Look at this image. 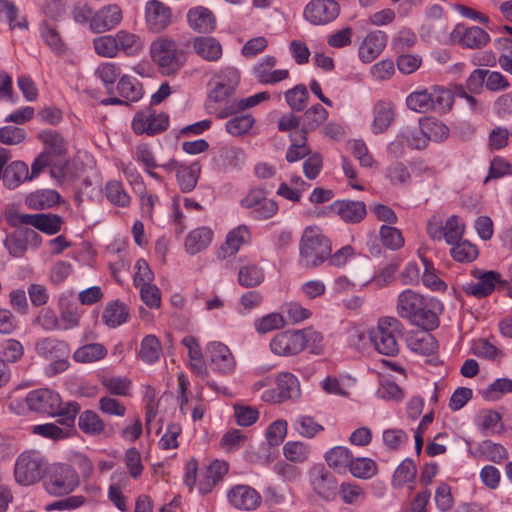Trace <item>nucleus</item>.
<instances>
[{"mask_svg":"<svg viewBox=\"0 0 512 512\" xmlns=\"http://www.w3.org/2000/svg\"><path fill=\"white\" fill-rule=\"evenodd\" d=\"M441 310L442 304L439 300L433 297H424L411 289L402 291L397 298V314L426 331L433 330L438 326V313Z\"/></svg>","mask_w":512,"mask_h":512,"instance_id":"1","label":"nucleus"},{"mask_svg":"<svg viewBox=\"0 0 512 512\" xmlns=\"http://www.w3.org/2000/svg\"><path fill=\"white\" fill-rule=\"evenodd\" d=\"M332 251L330 240L316 226L307 227L299 242V263L305 268L323 264Z\"/></svg>","mask_w":512,"mask_h":512,"instance_id":"2","label":"nucleus"},{"mask_svg":"<svg viewBox=\"0 0 512 512\" xmlns=\"http://www.w3.org/2000/svg\"><path fill=\"white\" fill-rule=\"evenodd\" d=\"M150 55L160 73L165 76L176 74L186 62L184 51L178 48L173 39L166 36L152 42Z\"/></svg>","mask_w":512,"mask_h":512,"instance_id":"3","label":"nucleus"},{"mask_svg":"<svg viewBox=\"0 0 512 512\" xmlns=\"http://www.w3.org/2000/svg\"><path fill=\"white\" fill-rule=\"evenodd\" d=\"M215 85L208 95L206 108L210 114L217 117L223 110L230 96L235 92L240 82V73L234 67H224L214 74Z\"/></svg>","mask_w":512,"mask_h":512,"instance_id":"4","label":"nucleus"},{"mask_svg":"<svg viewBox=\"0 0 512 512\" xmlns=\"http://www.w3.org/2000/svg\"><path fill=\"white\" fill-rule=\"evenodd\" d=\"M80 484V475L73 466L57 463L47 468L43 485L48 494L64 496L72 493Z\"/></svg>","mask_w":512,"mask_h":512,"instance_id":"5","label":"nucleus"},{"mask_svg":"<svg viewBox=\"0 0 512 512\" xmlns=\"http://www.w3.org/2000/svg\"><path fill=\"white\" fill-rule=\"evenodd\" d=\"M36 354L51 363L45 367V374L49 377L55 376L67 370L69 367L68 356L69 345L53 337H44L37 340L35 344Z\"/></svg>","mask_w":512,"mask_h":512,"instance_id":"6","label":"nucleus"},{"mask_svg":"<svg viewBox=\"0 0 512 512\" xmlns=\"http://www.w3.org/2000/svg\"><path fill=\"white\" fill-rule=\"evenodd\" d=\"M402 329V323L395 317H383L377 327L371 330L370 339L380 354L395 356L399 352L398 339Z\"/></svg>","mask_w":512,"mask_h":512,"instance_id":"7","label":"nucleus"},{"mask_svg":"<svg viewBox=\"0 0 512 512\" xmlns=\"http://www.w3.org/2000/svg\"><path fill=\"white\" fill-rule=\"evenodd\" d=\"M464 231L465 224L457 215H451L444 220L442 215L435 214L427 223L429 237L434 241L444 239L448 245H454L462 240Z\"/></svg>","mask_w":512,"mask_h":512,"instance_id":"8","label":"nucleus"},{"mask_svg":"<svg viewBox=\"0 0 512 512\" xmlns=\"http://www.w3.org/2000/svg\"><path fill=\"white\" fill-rule=\"evenodd\" d=\"M7 220L13 226L30 225L48 235L58 233L63 224V220L59 215L51 213L25 214L9 212Z\"/></svg>","mask_w":512,"mask_h":512,"instance_id":"9","label":"nucleus"},{"mask_svg":"<svg viewBox=\"0 0 512 512\" xmlns=\"http://www.w3.org/2000/svg\"><path fill=\"white\" fill-rule=\"evenodd\" d=\"M44 469L45 463L39 453H23L15 463V479L21 485H32L42 478Z\"/></svg>","mask_w":512,"mask_h":512,"instance_id":"10","label":"nucleus"},{"mask_svg":"<svg viewBox=\"0 0 512 512\" xmlns=\"http://www.w3.org/2000/svg\"><path fill=\"white\" fill-rule=\"evenodd\" d=\"M240 204L250 210V215L258 220L271 218L278 210L276 202L268 199L266 191L262 188L251 189Z\"/></svg>","mask_w":512,"mask_h":512,"instance_id":"11","label":"nucleus"},{"mask_svg":"<svg viewBox=\"0 0 512 512\" xmlns=\"http://www.w3.org/2000/svg\"><path fill=\"white\" fill-rule=\"evenodd\" d=\"M309 482L313 491L322 499L332 501L337 495L335 477L321 464L309 470Z\"/></svg>","mask_w":512,"mask_h":512,"instance_id":"12","label":"nucleus"},{"mask_svg":"<svg viewBox=\"0 0 512 512\" xmlns=\"http://www.w3.org/2000/svg\"><path fill=\"white\" fill-rule=\"evenodd\" d=\"M41 243L40 235L31 228H17L7 235L4 246L13 257H22L29 247H38Z\"/></svg>","mask_w":512,"mask_h":512,"instance_id":"13","label":"nucleus"},{"mask_svg":"<svg viewBox=\"0 0 512 512\" xmlns=\"http://www.w3.org/2000/svg\"><path fill=\"white\" fill-rule=\"evenodd\" d=\"M26 403L29 411L50 416L61 406V397L53 390L40 388L27 393Z\"/></svg>","mask_w":512,"mask_h":512,"instance_id":"14","label":"nucleus"},{"mask_svg":"<svg viewBox=\"0 0 512 512\" xmlns=\"http://www.w3.org/2000/svg\"><path fill=\"white\" fill-rule=\"evenodd\" d=\"M450 39L464 48L481 49L490 41L489 34L478 26L466 27L458 24L452 30Z\"/></svg>","mask_w":512,"mask_h":512,"instance_id":"15","label":"nucleus"},{"mask_svg":"<svg viewBox=\"0 0 512 512\" xmlns=\"http://www.w3.org/2000/svg\"><path fill=\"white\" fill-rule=\"evenodd\" d=\"M339 4L334 0H312L304 10V17L314 25L330 23L339 15Z\"/></svg>","mask_w":512,"mask_h":512,"instance_id":"16","label":"nucleus"},{"mask_svg":"<svg viewBox=\"0 0 512 512\" xmlns=\"http://www.w3.org/2000/svg\"><path fill=\"white\" fill-rule=\"evenodd\" d=\"M271 351L279 356H292L304 350L300 330H287L276 334L270 342Z\"/></svg>","mask_w":512,"mask_h":512,"instance_id":"17","label":"nucleus"},{"mask_svg":"<svg viewBox=\"0 0 512 512\" xmlns=\"http://www.w3.org/2000/svg\"><path fill=\"white\" fill-rule=\"evenodd\" d=\"M276 390L265 391L262 399L265 401L282 402L296 398L300 394L299 381L290 372H281L276 378Z\"/></svg>","mask_w":512,"mask_h":512,"instance_id":"18","label":"nucleus"},{"mask_svg":"<svg viewBox=\"0 0 512 512\" xmlns=\"http://www.w3.org/2000/svg\"><path fill=\"white\" fill-rule=\"evenodd\" d=\"M145 22L150 31L159 33L171 24L172 11L158 0H149L145 4Z\"/></svg>","mask_w":512,"mask_h":512,"instance_id":"19","label":"nucleus"},{"mask_svg":"<svg viewBox=\"0 0 512 512\" xmlns=\"http://www.w3.org/2000/svg\"><path fill=\"white\" fill-rule=\"evenodd\" d=\"M123 18L122 10L117 4L105 5L90 19V29L94 33H103L117 27Z\"/></svg>","mask_w":512,"mask_h":512,"instance_id":"20","label":"nucleus"},{"mask_svg":"<svg viewBox=\"0 0 512 512\" xmlns=\"http://www.w3.org/2000/svg\"><path fill=\"white\" fill-rule=\"evenodd\" d=\"M169 117L165 113L155 114L151 110L137 113L133 119L132 127L136 133L154 135L167 129Z\"/></svg>","mask_w":512,"mask_h":512,"instance_id":"21","label":"nucleus"},{"mask_svg":"<svg viewBox=\"0 0 512 512\" xmlns=\"http://www.w3.org/2000/svg\"><path fill=\"white\" fill-rule=\"evenodd\" d=\"M212 369L222 374H229L235 368V359L230 349L221 342H211L207 346Z\"/></svg>","mask_w":512,"mask_h":512,"instance_id":"22","label":"nucleus"},{"mask_svg":"<svg viewBox=\"0 0 512 512\" xmlns=\"http://www.w3.org/2000/svg\"><path fill=\"white\" fill-rule=\"evenodd\" d=\"M191 47L199 58L207 62H217L223 55L222 44L213 36H196L191 40Z\"/></svg>","mask_w":512,"mask_h":512,"instance_id":"23","label":"nucleus"},{"mask_svg":"<svg viewBox=\"0 0 512 512\" xmlns=\"http://www.w3.org/2000/svg\"><path fill=\"white\" fill-rule=\"evenodd\" d=\"M228 500L239 510H254L261 501L259 493L248 485H236L228 492Z\"/></svg>","mask_w":512,"mask_h":512,"instance_id":"24","label":"nucleus"},{"mask_svg":"<svg viewBox=\"0 0 512 512\" xmlns=\"http://www.w3.org/2000/svg\"><path fill=\"white\" fill-rule=\"evenodd\" d=\"M387 44V35L383 31L369 33L359 47V58L364 63L375 60Z\"/></svg>","mask_w":512,"mask_h":512,"instance_id":"25","label":"nucleus"},{"mask_svg":"<svg viewBox=\"0 0 512 512\" xmlns=\"http://www.w3.org/2000/svg\"><path fill=\"white\" fill-rule=\"evenodd\" d=\"M189 27L198 33H211L216 29L214 14L206 7L196 6L188 10Z\"/></svg>","mask_w":512,"mask_h":512,"instance_id":"26","label":"nucleus"},{"mask_svg":"<svg viewBox=\"0 0 512 512\" xmlns=\"http://www.w3.org/2000/svg\"><path fill=\"white\" fill-rule=\"evenodd\" d=\"M38 139L44 146L42 153H47V156L53 161L55 157H62L68 151L67 140L56 130L42 131L38 134Z\"/></svg>","mask_w":512,"mask_h":512,"instance_id":"27","label":"nucleus"},{"mask_svg":"<svg viewBox=\"0 0 512 512\" xmlns=\"http://www.w3.org/2000/svg\"><path fill=\"white\" fill-rule=\"evenodd\" d=\"M270 99V94L267 91L259 92L247 98L233 99L226 103L223 110L218 112L217 118L224 119L231 115L243 112L249 108L255 107L264 101Z\"/></svg>","mask_w":512,"mask_h":512,"instance_id":"28","label":"nucleus"},{"mask_svg":"<svg viewBox=\"0 0 512 512\" xmlns=\"http://www.w3.org/2000/svg\"><path fill=\"white\" fill-rule=\"evenodd\" d=\"M332 210L348 223H358L367 214L366 206L362 201L342 200L332 204Z\"/></svg>","mask_w":512,"mask_h":512,"instance_id":"29","label":"nucleus"},{"mask_svg":"<svg viewBox=\"0 0 512 512\" xmlns=\"http://www.w3.org/2000/svg\"><path fill=\"white\" fill-rule=\"evenodd\" d=\"M250 240V232L245 225H240L231 230L227 236L225 243L221 246L218 253L219 258H227L236 254L242 245Z\"/></svg>","mask_w":512,"mask_h":512,"instance_id":"30","label":"nucleus"},{"mask_svg":"<svg viewBox=\"0 0 512 512\" xmlns=\"http://www.w3.org/2000/svg\"><path fill=\"white\" fill-rule=\"evenodd\" d=\"M371 130L374 134L385 132L394 121L395 112L390 102L380 101L374 107Z\"/></svg>","mask_w":512,"mask_h":512,"instance_id":"31","label":"nucleus"},{"mask_svg":"<svg viewBox=\"0 0 512 512\" xmlns=\"http://www.w3.org/2000/svg\"><path fill=\"white\" fill-rule=\"evenodd\" d=\"M474 277L477 283L470 286V293L477 297H486L492 293L497 283H500V274L495 271H477Z\"/></svg>","mask_w":512,"mask_h":512,"instance_id":"32","label":"nucleus"},{"mask_svg":"<svg viewBox=\"0 0 512 512\" xmlns=\"http://www.w3.org/2000/svg\"><path fill=\"white\" fill-rule=\"evenodd\" d=\"M409 349L420 355H432L438 349V342L433 335L425 332H418L412 334L407 339Z\"/></svg>","mask_w":512,"mask_h":512,"instance_id":"33","label":"nucleus"},{"mask_svg":"<svg viewBox=\"0 0 512 512\" xmlns=\"http://www.w3.org/2000/svg\"><path fill=\"white\" fill-rule=\"evenodd\" d=\"M60 201V195L52 189H40L30 193L25 203L30 209L44 210L49 209Z\"/></svg>","mask_w":512,"mask_h":512,"instance_id":"34","label":"nucleus"},{"mask_svg":"<svg viewBox=\"0 0 512 512\" xmlns=\"http://www.w3.org/2000/svg\"><path fill=\"white\" fill-rule=\"evenodd\" d=\"M213 232L208 227H200L191 231L186 237L185 248L189 254H197L206 249L212 242Z\"/></svg>","mask_w":512,"mask_h":512,"instance_id":"35","label":"nucleus"},{"mask_svg":"<svg viewBox=\"0 0 512 512\" xmlns=\"http://www.w3.org/2000/svg\"><path fill=\"white\" fill-rule=\"evenodd\" d=\"M1 178L6 187L14 189L29 179L28 166L22 161H14L2 171Z\"/></svg>","mask_w":512,"mask_h":512,"instance_id":"36","label":"nucleus"},{"mask_svg":"<svg viewBox=\"0 0 512 512\" xmlns=\"http://www.w3.org/2000/svg\"><path fill=\"white\" fill-rule=\"evenodd\" d=\"M129 312L126 305L118 300L108 303L105 307L102 319L110 328H116L128 321Z\"/></svg>","mask_w":512,"mask_h":512,"instance_id":"37","label":"nucleus"},{"mask_svg":"<svg viewBox=\"0 0 512 512\" xmlns=\"http://www.w3.org/2000/svg\"><path fill=\"white\" fill-rule=\"evenodd\" d=\"M118 51L124 52L127 56H134L140 53L144 47V41L141 36L120 30L116 33Z\"/></svg>","mask_w":512,"mask_h":512,"instance_id":"38","label":"nucleus"},{"mask_svg":"<svg viewBox=\"0 0 512 512\" xmlns=\"http://www.w3.org/2000/svg\"><path fill=\"white\" fill-rule=\"evenodd\" d=\"M200 174V166L197 163H193L190 166L180 165L177 167L176 177L180 189L183 192L192 191L198 181Z\"/></svg>","mask_w":512,"mask_h":512,"instance_id":"39","label":"nucleus"},{"mask_svg":"<svg viewBox=\"0 0 512 512\" xmlns=\"http://www.w3.org/2000/svg\"><path fill=\"white\" fill-rule=\"evenodd\" d=\"M78 426L83 433L90 436L101 434L105 427L100 416L91 410H85L79 415Z\"/></svg>","mask_w":512,"mask_h":512,"instance_id":"40","label":"nucleus"},{"mask_svg":"<svg viewBox=\"0 0 512 512\" xmlns=\"http://www.w3.org/2000/svg\"><path fill=\"white\" fill-rule=\"evenodd\" d=\"M385 177L391 185L396 187H406L411 182V174L408 167L400 161L391 163L385 169Z\"/></svg>","mask_w":512,"mask_h":512,"instance_id":"41","label":"nucleus"},{"mask_svg":"<svg viewBox=\"0 0 512 512\" xmlns=\"http://www.w3.org/2000/svg\"><path fill=\"white\" fill-rule=\"evenodd\" d=\"M399 133L405 144H407V146L411 147L412 149L421 150L426 148L428 145V138L426 137L421 124L418 127H402Z\"/></svg>","mask_w":512,"mask_h":512,"instance_id":"42","label":"nucleus"},{"mask_svg":"<svg viewBox=\"0 0 512 512\" xmlns=\"http://www.w3.org/2000/svg\"><path fill=\"white\" fill-rule=\"evenodd\" d=\"M118 93L127 101L135 102L142 98L141 84L134 77L124 75L117 84Z\"/></svg>","mask_w":512,"mask_h":512,"instance_id":"43","label":"nucleus"},{"mask_svg":"<svg viewBox=\"0 0 512 512\" xmlns=\"http://www.w3.org/2000/svg\"><path fill=\"white\" fill-rule=\"evenodd\" d=\"M80 409V405L77 402L69 401L64 406L61 404L57 412L51 415L52 417H58L57 423L62 425V428H69V437L74 429L75 419Z\"/></svg>","mask_w":512,"mask_h":512,"instance_id":"44","label":"nucleus"},{"mask_svg":"<svg viewBox=\"0 0 512 512\" xmlns=\"http://www.w3.org/2000/svg\"><path fill=\"white\" fill-rule=\"evenodd\" d=\"M284 98L292 111L300 112L309 101V92L304 84H298L284 93Z\"/></svg>","mask_w":512,"mask_h":512,"instance_id":"45","label":"nucleus"},{"mask_svg":"<svg viewBox=\"0 0 512 512\" xmlns=\"http://www.w3.org/2000/svg\"><path fill=\"white\" fill-rule=\"evenodd\" d=\"M431 90V110L438 113H445L449 111L453 105V93L443 87L435 86Z\"/></svg>","mask_w":512,"mask_h":512,"instance_id":"46","label":"nucleus"},{"mask_svg":"<svg viewBox=\"0 0 512 512\" xmlns=\"http://www.w3.org/2000/svg\"><path fill=\"white\" fill-rule=\"evenodd\" d=\"M349 471L356 478L370 479L377 474V465L370 458L352 457L349 465Z\"/></svg>","mask_w":512,"mask_h":512,"instance_id":"47","label":"nucleus"},{"mask_svg":"<svg viewBox=\"0 0 512 512\" xmlns=\"http://www.w3.org/2000/svg\"><path fill=\"white\" fill-rule=\"evenodd\" d=\"M106 353L107 350L103 345L99 343H92L78 348L74 352L73 358L79 363H91L104 358Z\"/></svg>","mask_w":512,"mask_h":512,"instance_id":"48","label":"nucleus"},{"mask_svg":"<svg viewBox=\"0 0 512 512\" xmlns=\"http://www.w3.org/2000/svg\"><path fill=\"white\" fill-rule=\"evenodd\" d=\"M105 195L109 202L115 206L126 207L130 203V196L125 191L123 184L117 180L106 183Z\"/></svg>","mask_w":512,"mask_h":512,"instance_id":"49","label":"nucleus"},{"mask_svg":"<svg viewBox=\"0 0 512 512\" xmlns=\"http://www.w3.org/2000/svg\"><path fill=\"white\" fill-rule=\"evenodd\" d=\"M352 459L350 450L343 446H336L325 454V460L329 467L341 470L349 467Z\"/></svg>","mask_w":512,"mask_h":512,"instance_id":"50","label":"nucleus"},{"mask_svg":"<svg viewBox=\"0 0 512 512\" xmlns=\"http://www.w3.org/2000/svg\"><path fill=\"white\" fill-rule=\"evenodd\" d=\"M416 473L417 468L414 462L411 459H405L394 472L392 479L393 486L395 488H401L405 484L414 481Z\"/></svg>","mask_w":512,"mask_h":512,"instance_id":"51","label":"nucleus"},{"mask_svg":"<svg viewBox=\"0 0 512 512\" xmlns=\"http://www.w3.org/2000/svg\"><path fill=\"white\" fill-rule=\"evenodd\" d=\"M161 354V345L158 338L154 335H147L143 338L140 346L139 356L148 363L156 362Z\"/></svg>","mask_w":512,"mask_h":512,"instance_id":"52","label":"nucleus"},{"mask_svg":"<svg viewBox=\"0 0 512 512\" xmlns=\"http://www.w3.org/2000/svg\"><path fill=\"white\" fill-rule=\"evenodd\" d=\"M406 104L409 109L418 112L426 113L431 110V90L424 89L410 93L406 99Z\"/></svg>","mask_w":512,"mask_h":512,"instance_id":"53","label":"nucleus"},{"mask_svg":"<svg viewBox=\"0 0 512 512\" xmlns=\"http://www.w3.org/2000/svg\"><path fill=\"white\" fill-rule=\"evenodd\" d=\"M451 246L450 255L457 262H472L478 256V249L469 241L460 240Z\"/></svg>","mask_w":512,"mask_h":512,"instance_id":"54","label":"nucleus"},{"mask_svg":"<svg viewBox=\"0 0 512 512\" xmlns=\"http://www.w3.org/2000/svg\"><path fill=\"white\" fill-rule=\"evenodd\" d=\"M264 280L263 270L256 265H246L238 273L239 284L244 287H255Z\"/></svg>","mask_w":512,"mask_h":512,"instance_id":"55","label":"nucleus"},{"mask_svg":"<svg viewBox=\"0 0 512 512\" xmlns=\"http://www.w3.org/2000/svg\"><path fill=\"white\" fill-rule=\"evenodd\" d=\"M35 435L51 439L53 441L63 440L69 437V428H61L56 423L39 424L32 427Z\"/></svg>","mask_w":512,"mask_h":512,"instance_id":"56","label":"nucleus"},{"mask_svg":"<svg viewBox=\"0 0 512 512\" xmlns=\"http://www.w3.org/2000/svg\"><path fill=\"white\" fill-rule=\"evenodd\" d=\"M23 354L24 348L16 339H6L0 343V359L5 363L17 362Z\"/></svg>","mask_w":512,"mask_h":512,"instance_id":"57","label":"nucleus"},{"mask_svg":"<svg viewBox=\"0 0 512 512\" xmlns=\"http://www.w3.org/2000/svg\"><path fill=\"white\" fill-rule=\"evenodd\" d=\"M507 393H512V379L499 378L483 390L482 395L488 401H496Z\"/></svg>","mask_w":512,"mask_h":512,"instance_id":"58","label":"nucleus"},{"mask_svg":"<svg viewBox=\"0 0 512 512\" xmlns=\"http://www.w3.org/2000/svg\"><path fill=\"white\" fill-rule=\"evenodd\" d=\"M283 453L289 461L302 463L308 459L310 448L303 442L290 441L284 445Z\"/></svg>","mask_w":512,"mask_h":512,"instance_id":"59","label":"nucleus"},{"mask_svg":"<svg viewBox=\"0 0 512 512\" xmlns=\"http://www.w3.org/2000/svg\"><path fill=\"white\" fill-rule=\"evenodd\" d=\"M255 120L251 114L236 116L225 124L226 131L233 136L246 134L254 125Z\"/></svg>","mask_w":512,"mask_h":512,"instance_id":"60","label":"nucleus"},{"mask_svg":"<svg viewBox=\"0 0 512 512\" xmlns=\"http://www.w3.org/2000/svg\"><path fill=\"white\" fill-rule=\"evenodd\" d=\"M420 122L428 138V142L430 140L440 142L448 137L449 129L443 122L432 119H426Z\"/></svg>","mask_w":512,"mask_h":512,"instance_id":"61","label":"nucleus"},{"mask_svg":"<svg viewBox=\"0 0 512 512\" xmlns=\"http://www.w3.org/2000/svg\"><path fill=\"white\" fill-rule=\"evenodd\" d=\"M285 319L280 313H270L254 322L255 330L260 334L268 333L275 329L284 327Z\"/></svg>","mask_w":512,"mask_h":512,"instance_id":"62","label":"nucleus"},{"mask_svg":"<svg viewBox=\"0 0 512 512\" xmlns=\"http://www.w3.org/2000/svg\"><path fill=\"white\" fill-rule=\"evenodd\" d=\"M93 46L95 52L100 56L108 58L116 56L118 52L116 34L96 37L93 40Z\"/></svg>","mask_w":512,"mask_h":512,"instance_id":"63","label":"nucleus"},{"mask_svg":"<svg viewBox=\"0 0 512 512\" xmlns=\"http://www.w3.org/2000/svg\"><path fill=\"white\" fill-rule=\"evenodd\" d=\"M328 117L327 110L320 104H315L305 111L303 115V126L306 129L314 130L319 127Z\"/></svg>","mask_w":512,"mask_h":512,"instance_id":"64","label":"nucleus"}]
</instances>
